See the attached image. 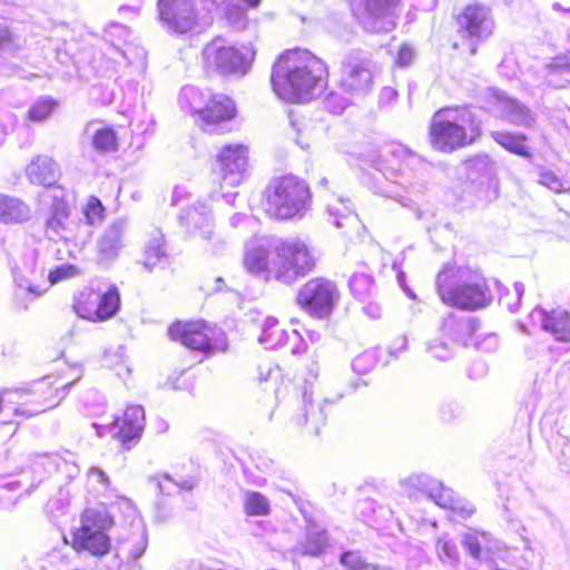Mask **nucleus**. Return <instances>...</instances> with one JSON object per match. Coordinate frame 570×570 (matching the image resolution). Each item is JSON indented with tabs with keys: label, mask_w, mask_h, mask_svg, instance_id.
Instances as JSON below:
<instances>
[{
	"label": "nucleus",
	"mask_w": 570,
	"mask_h": 570,
	"mask_svg": "<svg viewBox=\"0 0 570 570\" xmlns=\"http://www.w3.org/2000/svg\"><path fill=\"white\" fill-rule=\"evenodd\" d=\"M327 78V66L322 59L306 49L296 48L278 57L271 81L281 99L305 102L323 95Z\"/></svg>",
	"instance_id": "nucleus-1"
},
{
	"label": "nucleus",
	"mask_w": 570,
	"mask_h": 570,
	"mask_svg": "<svg viewBox=\"0 0 570 570\" xmlns=\"http://www.w3.org/2000/svg\"><path fill=\"white\" fill-rule=\"evenodd\" d=\"M480 135V121L474 111L466 107L440 109L433 115L429 130L431 146L442 153L468 146Z\"/></svg>",
	"instance_id": "nucleus-2"
},
{
	"label": "nucleus",
	"mask_w": 570,
	"mask_h": 570,
	"mask_svg": "<svg viewBox=\"0 0 570 570\" xmlns=\"http://www.w3.org/2000/svg\"><path fill=\"white\" fill-rule=\"evenodd\" d=\"M436 288L445 304L461 309H479L488 306L492 299L482 275L465 267H460L455 272H440L436 276Z\"/></svg>",
	"instance_id": "nucleus-3"
},
{
	"label": "nucleus",
	"mask_w": 570,
	"mask_h": 570,
	"mask_svg": "<svg viewBox=\"0 0 570 570\" xmlns=\"http://www.w3.org/2000/svg\"><path fill=\"white\" fill-rule=\"evenodd\" d=\"M404 158L400 160L399 168L394 169L386 165V160L377 157L372 160L371 167L373 171L367 174L366 184L374 194L382 195L399 202L403 207L413 208L414 202L403 196L401 188L412 185V175L407 170L413 171L416 167L423 165L421 158L407 151L403 147L397 149Z\"/></svg>",
	"instance_id": "nucleus-4"
},
{
	"label": "nucleus",
	"mask_w": 570,
	"mask_h": 570,
	"mask_svg": "<svg viewBox=\"0 0 570 570\" xmlns=\"http://www.w3.org/2000/svg\"><path fill=\"white\" fill-rule=\"evenodd\" d=\"M311 205L307 183L294 175L273 179L266 188L265 212L277 219L302 218Z\"/></svg>",
	"instance_id": "nucleus-5"
},
{
	"label": "nucleus",
	"mask_w": 570,
	"mask_h": 570,
	"mask_svg": "<svg viewBox=\"0 0 570 570\" xmlns=\"http://www.w3.org/2000/svg\"><path fill=\"white\" fill-rule=\"evenodd\" d=\"M112 519L106 511L86 509L80 517V527L72 532V547L77 552L102 557L110 550L111 542L106 533Z\"/></svg>",
	"instance_id": "nucleus-6"
},
{
	"label": "nucleus",
	"mask_w": 570,
	"mask_h": 570,
	"mask_svg": "<svg viewBox=\"0 0 570 570\" xmlns=\"http://www.w3.org/2000/svg\"><path fill=\"white\" fill-rule=\"evenodd\" d=\"M315 258L306 244L297 238H281L274 259V279L291 285L313 271Z\"/></svg>",
	"instance_id": "nucleus-7"
},
{
	"label": "nucleus",
	"mask_w": 570,
	"mask_h": 570,
	"mask_svg": "<svg viewBox=\"0 0 570 570\" xmlns=\"http://www.w3.org/2000/svg\"><path fill=\"white\" fill-rule=\"evenodd\" d=\"M401 487L409 497H415L417 492L425 493L435 504L451 510L463 519L475 512V507L471 502L428 474H412L401 482Z\"/></svg>",
	"instance_id": "nucleus-8"
},
{
	"label": "nucleus",
	"mask_w": 570,
	"mask_h": 570,
	"mask_svg": "<svg viewBox=\"0 0 570 570\" xmlns=\"http://www.w3.org/2000/svg\"><path fill=\"white\" fill-rule=\"evenodd\" d=\"M375 63L372 53L352 49L341 62L340 88L350 96H364L373 87Z\"/></svg>",
	"instance_id": "nucleus-9"
},
{
	"label": "nucleus",
	"mask_w": 570,
	"mask_h": 570,
	"mask_svg": "<svg viewBox=\"0 0 570 570\" xmlns=\"http://www.w3.org/2000/svg\"><path fill=\"white\" fill-rule=\"evenodd\" d=\"M318 364L313 362L308 377L305 379L302 404L292 416V422L296 426L303 428L307 433L314 435H317L321 428L325 425L328 406L335 404V402L343 396L341 394L336 399L325 397L322 400H315L313 383L318 376Z\"/></svg>",
	"instance_id": "nucleus-10"
},
{
	"label": "nucleus",
	"mask_w": 570,
	"mask_h": 570,
	"mask_svg": "<svg viewBox=\"0 0 570 570\" xmlns=\"http://www.w3.org/2000/svg\"><path fill=\"white\" fill-rule=\"evenodd\" d=\"M168 334L174 341H179L190 350L214 352L225 351L227 346L224 331L203 321L177 322L169 327Z\"/></svg>",
	"instance_id": "nucleus-11"
},
{
	"label": "nucleus",
	"mask_w": 570,
	"mask_h": 570,
	"mask_svg": "<svg viewBox=\"0 0 570 570\" xmlns=\"http://www.w3.org/2000/svg\"><path fill=\"white\" fill-rule=\"evenodd\" d=\"M40 455H55V453L31 454L28 469L23 470L19 478L16 475H0V505L3 508L14 505L23 493L30 494L53 472L37 463Z\"/></svg>",
	"instance_id": "nucleus-12"
},
{
	"label": "nucleus",
	"mask_w": 570,
	"mask_h": 570,
	"mask_svg": "<svg viewBox=\"0 0 570 570\" xmlns=\"http://www.w3.org/2000/svg\"><path fill=\"white\" fill-rule=\"evenodd\" d=\"M253 57L254 52L250 49L242 52L223 38L214 39L203 50L205 67L220 75H245Z\"/></svg>",
	"instance_id": "nucleus-13"
},
{
	"label": "nucleus",
	"mask_w": 570,
	"mask_h": 570,
	"mask_svg": "<svg viewBox=\"0 0 570 570\" xmlns=\"http://www.w3.org/2000/svg\"><path fill=\"white\" fill-rule=\"evenodd\" d=\"M13 278L17 284L16 298H24L30 295L35 299L42 295L48 287L46 285V268L39 259V250L33 247H27L20 257L19 263L12 269Z\"/></svg>",
	"instance_id": "nucleus-14"
},
{
	"label": "nucleus",
	"mask_w": 570,
	"mask_h": 570,
	"mask_svg": "<svg viewBox=\"0 0 570 570\" xmlns=\"http://www.w3.org/2000/svg\"><path fill=\"white\" fill-rule=\"evenodd\" d=\"M52 204L49 216L46 219L45 232L50 239H62L65 242L85 243L90 232L81 234V225L69 219L70 207L63 199L61 189H53L51 194Z\"/></svg>",
	"instance_id": "nucleus-15"
},
{
	"label": "nucleus",
	"mask_w": 570,
	"mask_h": 570,
	"mask_svg": "<svg viewBox=\"0 0 570 570\" xmlns=\"http://www.w3.org/2000/svg\"><path fill=\"white\" fill-rule=\"evenodd\" d=\"M401 0H350L351 10L370 32H386L394 27Z\"/></svg>",
	"instance_id": "nucleus-16"
},
{
	"label": "nucleus",
	"mask_w": 570,
	"mask_h": 570,
	"mask_svg": "<svg viewBox=\"0 0 570 570\" xmlns=\"http://www.w3.org/2000/svg\"><path fill=\"white\" fill-rule=\"evenodd\" d=\"M279 243L281 238L275 236H259L249 239L244 249L243 264L245 269L265 281L274 278L272 269Z\"/></svg>",
	"instance_id": "nucleus-17"
},
{
	"label": "nucleus",
	"mask_w": 570,
	"mask_h": 570,
	"mask_svg": "<svg viewBox=\"0 0 570 570\" xmlns=\"http://www.w3.org/2000/svg\"><path fill=\"white\" fill-rule=\"evenodd\" d=\"M338 292L334 283L324 278L308 281L297 294V303L318 317L331 314Z\"/></svg>",
	"instance_id": "nucleus-18"
},
{
	"label": "nucleus",
	"mask_w": 570,
	"mask_h": 570,
	"mask_svg": "<svg viewBox=\"0 0 570 570\" xmlns=\"http://www.w3.org/2000/svg\"><path fill=\"white\" fill-rule=\"evenodd\" d=\"M142 407L128 406L121 417H115L109 424L94 423L99 436L110 435L121 442L125 449H130L139 441L142 431Z\"/></svg>",
	"instance_id": "nucleus-19"
},
{
	"label": "nucleus",
	"mask_w": 570,
	"mask_h": 570,
	"mask_svg": "<svg viewBox=\"0 0 570 570\" xmlns=\"http://www.w3.org/2000/svg\"><path fill=\"white\" fill-rule=\"evenodd\" d=\"M158 11L164 24L177 33L190 31L200 16L195 7V0H160Z\"/></svg>",
	"instance_id": "nucleus-20"
},
{
	"label": "nucleus",
	"mask_w": 570,
	"mask_h": 570,
	"mask_svg": "<svg viewBox=\"0 0 570 570\" xmlns=\"http://www.w3.org/2000/svg\"><path fill=\"white\" fill-rule=\"evenodd\" d=\"M57 383L58 380L56 376L48 375L33 382L29 391L21 390V396L27 393L33 396L30 404H24L30 410H40L37 414L53 409L66 397L71 386L75 384V381L66 382L60 385H56Z\"/></svg>",
	"instance_id": "nucleus-21"
},
{
	"label": "nucleus",
	"mask_w": 570,
	"mask_h": 570,
	"mask_svg": "<svg viewBox=\"0 0 570 570\" xmlns=\"http://www.w3.org/2000/svg\"><path fill=\"white\" fill-rule=\"evenodd\" d=\"M222 185L236 187L247 177L248 150L244 145H227L217 156Z\"/></svg>",
	"instance_id": "nucleus-22"
},
{
	"label": "nucleus",
	"mask_w": 570,
	"mask_h": 570,
	"mask_svg": "<svg viewBox=\"0 0 570 570\" xmlns=\"http://www.w3.org/2000/svg\"><path fill=\"white\" fill-rule=\"evenodd\" d=\"M458 23L464 36L478 41L488 39L494 30L490 9L481 4L468 6L458 17Z\"/></svg>",
	"instance_id": "nucleus-23"
},
{
	"label": "nucleus",
	"mask_w": 570,
	"mask_h": 570,
	"mask_svg": "<svg viewBox=\"0 0 570 570\" xmlns=\"http://www.w3.org/2000/svg\"><path fill=\"white\" fill-rule=\"evenodd\" d=\"M22 392L8 391L0 394V431L2 436L10 439L20 420L37 415L40 410H30L26 404H17Z\"/></svg>",
	"instance_id": "nucleus-24"
},
{
	"label": "nucleus",
	"mask_w": 570,
	"mask_h": 570,
	"mask_svg": "<svg viewBox=\"0 0 570 570\" xmlns=\"http://www.w3.org/2000/svg\"><path fill=\"white\" fill-rule=\"evenodd\" d=\"M128 223L125 218L111 222L97 240V258L100 264H110L127 244Z\"/></svg>",
	"instance_id": "nucleus-25"
},
{
	"label": "nucleus",
	"mask_w": 570,
	"mask_h": 570,
	"mask_svg": "<svg viewBox=\"0 0 570 570\" xmlns=\"http://www.w3.org/2000/svg\"><path fill=\"white\" fill-rule=\"evenodd\" d=\"M479 328L475 317L458 316L453 313L442 320L439 333L454 346H465Z\"/></svg>",
	"instance_id": "nucleus-26"
},
{
	"label": "nucleus",
	"mask_w": 570,
	"mask_h": 570,
	"mask_svg": "<svg viewBox=\"0 0 570 570\" xmlns=\"http://www.w3.org/2000/svg\"><path fill=\"white\" fill-rule=\"evenodd\" d=\"M530 317L539 322L542 330L550 333L557 341L570 342V316L564 309L547 312L541 307L534 308Z\"/></svg>",
	"instance_id": "nucleus-27"
},
{
	"label": "nucleus",
	"mask_w": 570,
	"mask_h": 570,
	"mask_svg": "<svg viewBox=\"0 0 570 570\" xmlns=\"http://www.w3.org/2000/svg\"><path fill=\"white\" fill-rule=\"evenodd\" d=\"M26 176L32 185L51 187L60 177V167L53 158L38 155L27 165Z\"/></svg>",
	"instance_id": "nucleus-28"
},
{
	"label": "nucleus",
	"mask_w": 570,
	"mask_h": 570,
	"mask_svg": "<svg viewBox=\"0 0 570 570\" xmlns=\"http://www.w3.org/2000/svg\"><path fill=\"white\" fill-rule=\"evenodd\" d=\"M236 114L234 101L226 95L213 94L208 98L207 106L200 117L205 126H220L229 121ZM205 130L215 131V128H205Z\"/></svg>",
	"instance_id": "nucleus-29"
},
{
	"label": "nucleus",
	"mask_w": 570,
	"mask_h": 570,
	"mask_svg": "<svg viewBox=\"0 0 570 570\" xmlns=\"http://www.w3.org/2000/svg\"><path fill=\"white\" fill-rule=\"evenodd\" d=\"M180 224L188 232L196 233L204 239H210L213 235L212 210L205 203H197L191 207L183 209L179 215Z\"/></svg>",
	"instance_id": "nucleus-30"
},
{
	"label": "nucleus",
	"mask_w": 570,
	"mask_h": 570,
	"mask_svg": "<svg viewBox=\"0 0 570 570\" xmlns=\"http://www.w3.org/2000/svg\"><path fill=\"white\" fill-rule=\"evenodd\" d=\"M31 217L32 210L29 204L19 197L0 193V223L6 225L23 224Z\"/></svg>",
	"instance_id": "nucleus-31"
},
{
	"label": "nucleus",
	"mask_w": 570,
	"mask_h": 570,
	"mask_svg": "<svg viewBox=\"0 0 570 570\" xmlns=\"http://www.w3.org/2000/svg\"><path fill=\"white\" fill-rule=\"evenodd\" d=\"M169 264V255L161 230L155 228L150 233L147 245H145V268H164Z\"/></svg>",
	"instance_id": "nucleus-32"
},
{
	"label": "nucleus",
	"mask_w": 570,
	"mask_h": 570,
	"mask_svg": "<svg viewBox=\"0 0 570 570\" xmlns=\"http://www.w3.org/2000/svg\"><path fill=\"white\" fill-rule=\"evenodd\" d=\"M547 86L554 89H563L570 86V58L557 56L543 68Z\"/></svg>",
	"instance_id": "nucleus-33"
},
{
	"label": "nucleus",
	"mask_w": 570,
	"mask_h": 570,
	"mask_svg": "<svg viewBox=\"0 0 570 570\" xmlns=\"http://www.w3.org/2000/svg\"><path fill=\"white\" fill-rule=\"evenodd\" d=\"M501 112L504 119L517 126L533 128L537 121L535 114L525 105L512 98L502 100Z\"/></svg>",
	"instance_id": "nucleus-34"
},
{
	"label": "nucleus",
	"mask_w": 570,
	"mask_h": 570,
	"mask_svg": "<svg viewBox=\"0 0 570 570\" xmlns=\"http://www.w3.org/2000/svg\"><path fill=\"white\" fill-rule=\"evenodd\" d=\"M212 96L213 94L209 90H202L189 85L180 89L178 104L183 110L191 115H198L200 118L207 106L208 98Z\"/></svg>",
	"instance_id": "nucleus-35"
},
{
	"label": "nucleus",
	"mask_w": 570,
	"mask_h": 570,
	"mask_svg": "<svg viewBox=\"0 0 570 570\" xmlns=\"http://www.w3.org/2000/svg\"><path fill=\"white\" fill-rule=\"evenodd\" d=\"M327 546V533L321 530L317 525H309L307 528L305 539L301 541L294 549L295 556H311L318 557Z\"/></svg>",
	"instance_id": "nucleus-36"
},
{
	"label": "nucleus",
	"mask_w": 570,
	"mask_h": 570,
	"mask_svg": "<svg viewBox=\"0 0 570 570\" xmlns=\"http://www.w3.org/2000/svg\"><path fill=\"white\" fill-rule=\"evenodd\" d=\"M491 138L505 150L530 159L532 154L525 145L528 137L521 132H511L505 130H494L490 134Z\"/></svg>",
	"instance_id": "nucleus-37"
},
{
	"label": "nucleus",
	"mask_w": 570,
	"mask_h": 570,
	"mask_svg": "<svg viewBox=\"0 0 570 570\" xmlns=\"http://www.w3.org/2000/svg\"><path fill=\"white\" fill-rule=\"evenodd\" d=\"M326 210L336 227H343L344 220L353 219V207L350 199L334 193L326 195Z\"/></svg>",
	"instance_id": "nucleus-38"
},
{
	"label": "nucleus",
	"mask_w": 570,
	"mask_h": 570,
	"mask_svg": "<svg viewBox=\"0 0 570 570\" xmlns=\"http://www.w3.org/2000/svg\"><path fill=\"white\" fill-rule=\"evenodd\" d=\"M97 303L98 291L88 287L75 296L72 308L80 317L97 322Z\"/></svg>",
	"instance_id": "nucleus-39"
},
{
	"label": "nucleus",
	"mask_w": 570,
	"mask_h": 570,
	"mask_svg": "<svg viewBox=\"0 0 570 570\" xmlns=\"http://www.w3.org/2000/svg\"><path fill=\"white\" fill-rule=\"evenodd\" d=\"M289 334L279 326L277 318L275 317H266L263 327L262 334L258 337L261 344H264L266 348H277L283 346L288 340Z\"/></svg>",
	"instance_id": "nucleus-40"
},
{
	"label": "nucleus",
	"mask_w": 570,
	"mask_h": 570,
	"mask_svg": "<svg viewBox=\"0 0 570 570\" xmlns=\"http://www.w3.org/2000/svg\"><path fill=\"white\" fill-rule=\"evenodd\" d=\"M120 307V294L116 285L107 291H98L97 321H106L116 315Z\"/></svg>",
	"instance_id": "nucleus-41"
},
{
	"label": "nucleus",
	"mask_w": 570,
	"mask_h": 570,
	"mask_svg": "<svg viewBox=\"0 0 570 570\" xmlns=\"http://www.w3.org/2000/svg\"><path fill=\"white\" fill-rule=\"evenodd\" d=\"M197 480L195 478H186L180 481H176L171 479L169 475L165 474L161 478L153 476L149 478L148 484L154 488L155 491H159L160 493L170 495L175 491H191L197 485Z\"/></svg>",
	"instance_id": "nucleus-42"
},
{
	"label": "nucleus",
	"mask_w": 570,
	"mask_h": 570,
	"mask_svg": "<svg viewBox=\"0 0 570 570\" xmlns=\"http://www.w3.org/2000/svg\"><path fill=\"white\" fill-rule=\"evenodd\" d=\"M37 463L42 464L49 471L60 472L70 479L79 473V469L72 460L58 453H55V455H40Z\"/></svg>",
	"instance_id": "nucleus-43"
},
{
	"label": "nucleus",
	"mask_w": 570,
	"mask_h": 570,
	"mask_svg": "<svg viewBox=\"0 0 570 570\" xmlns=\"http://www.w3.org/2000/svg\"><path fill=\"white\" fill-rule=\"evenodd\" d=\"M352 294L361 302H366L375 294L373 277L365 273H354L350 279Z\"/></svg>",
	"instance_id": "nucleus-44"
},
{
	"label": "nucleus",
	"mask_w": 570,
	"mask_h": 570,
	"mask_svg": "<svg viewBox=\"0 0 570 570\" xmlns=\"http://www.w3.org/2000/svg\"><path fill=\"white\" fill-rule=\"evenodd\" d=\"M92 146L99 153H112L118 149L116 131L110 127H102L95 131Z\"/></svg>",
	"instance_id": "nucleus-45"
},
{
	"label": "nucleus",
	"mask_w": 570,
	"mask_h": 570,
	"mask_svg": "<svg viewBox=\"0 0 570 570\" xmlns=\"http://www.w3.org/2000/svg\"><path fill=\"white\" fill-rule=\"evenodd\" d=\"M244 510L247 515H268L269 500L259 492L248 491L245 494Z\"/></svg>",
	"instance_id": "nucleus-46"
},
{
	"label": "nucleus",
	"mask_w": 570,
	"mask_h": 570,
	"mask_svg": "<svg viewBox=\"0 0 570 570\" xmlns=\"http://www.w3.org/2000/svg\"><path fill=\"white\" fill-rule=\"evenodd\" d=\"M454 346L449 340L442 336L439 332L438 335L428 342L426 351L435 360L448 361L455 352Z\"/></svg>",
	"instance_id": "nucleus-47"
},
{
	"label": "nucleus",
	"mask_w": 570,
	"mask_h": 570,
	"mask_svg": "<svg viewBox=\"0 0 570 570\" xmlns=\"http://www.w3.org/2000/svg\"><path fill=\"white\" fill-rule=\"evenodd\" d=\"M438 557L444 564L456 567L460 560V553L456 544L448 537H441L436 542Z\"/></svg>",
	"instance_id": "nucleus-48"
},
{
	"label": "nucleus",
	"mask_w": 570,
	"mask_h": 570,
	"mask_svg": "<svg viewBox=\"0 0 570 570\" xmlns=\"http://www.w3.org/2000/svg\"><path fill=\"white\" fill-rule=\"evenodd\" d=\"M57 101L50 97L39 98L28 110V119L35 122L46 120L57 107Z\"/></svg>",
	"instance_id": "nucleus-49"
},
{
	"label": "nucleus",
	"mask_w": 570,
	"mask_h": 570,
	"mask_svg": "<svg viewBox=\"0 0 570 570\" xmlns=\"http://www.w3.org/2000/svg\"><path fill=\"white\" fill-rule=\"evenodd\" d=\"M106 208L99 198L90 196L82 208L86 224L90 226L100 225L105 218Z\"/></svg>",
	"instance_id": "nucleus-50"
},
{
	"label": "nucleus",
	"mask_w": 570,
	"mask_h": 570,
	"mask_svg": "<svg viewBox=\"0 0 570 570\" xmlns=\"http://www.w3.org/2000/svg\"><path fill=\"white\" fill-rule=\"evenodd\" d=\"M20 49L18 38L10 31L7 22L0 20V57L14 55Z\"/></svg>",
	"instance_id": "nucleus-51"
},
{
	"label": "nucleus",
	"mask_w": 570,
	"mask_h": 570,
	"mask_svg": "<svg viewBox=\"0 0 570 570\" xmlns=\"http://www.w3.org/2000/svg\"><path fill=\"white\" fill-rule=\"evenodd\" d=\"M80 274H81V269L77 265L61 264L48 273L45 286L48 287V283L50 285H55L61 281L77 277Z\"/></svg>",
	"instance_id": "nucleus-52"
},
{
	"label": "nucleus",
	"mask_w": 570,
	"mask_h": 570,
	"mask_svg": "<svg viewBox=\"0 0 570 570\" xmlns=\"http://www.w3.org/2000/svg\"><path fill=\"white\" fill-rule=\"evenodd\" d=\"M80 402L86 409V413L88 415H97L98 413L102 412L105 406L104 396L96 389H90L86 391L81 395Z\"/></svg>",
	"instance_id": "nucleus-53"
},
{
	"label": "nucleus",
	"mask_w": 570,
	"mask_h": 570,
	"mask_svg": "<svg viewBox=\"0 0 570 570\" xmlns=\"http://www.w3.org/2000/svg\"><path fill=\"white\" fill-rule=\"evenodd\" d=\"M352 97L337 91H330L324 99V106L332 114H342L351 104Z\"/></svg>",
	"instance_id": "nucleus-54"
},
{
	"label": "nucleus",
	"mask_w": 570,
	"mask_h": 570,
	"mask_svg": "<svg viewBox=\"0 0 570 570\" xmlns=\"http://www.w3.org/2000/svg\"><path fill=\"white\" fill-rule=\"evenodd\" d=\"M487 541L488 540V533L481 532V533H465L462 540V544L465 548L466 552L475 560L481 559V540Z\"/></svg>",
	"instance_id": "nucleus-55"
},
{
	"label": "nucleus",
	"mask_w": 570,
	"mask_h": 570,
	"mask_svg": "<svg viewBox=\"0 0 570 570\" xmlns=\"http://www.w3.org/2000/svg\"><path fill=\"white\" fill-rule=\"evenodd\" d=\"M539 183L554 193H561L568 188V183L562 180L556 173L549 169L540 170Z\"/></svg>",
	"instance_id": "nucleus-56"
},
{
	"label": "nucleus",
	"mask_w": 570,
	"mask_h": 570,
	"mask_svg": "<svg viewBox=\"0 0 570 570\" xmlns=\"http://www.w3.org/2000/svg\"><path fill=\"white\" fill-rule=\"evenodd\" d=\"M341 563L352 570L367 569L365 560L357 551H347L341 556Z\"/></svg>",
	"instance_id": "nucleus-57"
},
{
	"label": "nucleus",
	"mask_w": 570,
	"mask_h": 570,
	"mask_svg": "<svg viewBox=\"0 0 570 570\" xmlns=\"http://www.w3.org/2000/svg\"><path fill=\"white\" fill-rule=\"evenodd\" d=\"M356 511L365 523L375 521L376 502L372 499H364L357 503Z\"/></svg>",
	"instance_id": "nucleus-58"
},
{
	"label": "nucleus",
	"mask_w": 570,
	"mask_h": 570,
	"mask_svg": "<svg viewBox=\"0 0 570 570\" xmlns=\"http://www.w3.org/2000/svg\"><path fill=\"white\" fill-rule=\"evenodd\" d=\"M468 169L482 174H490L492 166L488 156L476 157L468 161Z\"/></svg>",
	"instance_id": "nucleus-59"
},
{
	"label": "nucleus",
	"mask_w": 570,
	"mask_h": 570,
	"mask_svg": "<svg viewBox=\"0 0 570 570\" xmlns=\"http://www.w3.org/2000/svg\"><path fill=\"white\" fill-rule=\"evenodd\" d=\"M414 49L409 45H402L397 51L396 63L401 67H407L414 59Z\"/></svg>",
	"instance_id": "nucleus-60"
},
{
	"label": "nucleus",
	"mask_w": 570,
	"mask_h": 570,
	"mask_svg": "<svg viewBox=\"0 0 570 570\" xmlns=\"http://www.w3.org/2000/svg\"><path fill=\"white\" fill-rule=\"evenodd\" d=\"M225 11H226V14H227L228 19L233 23H235L236 26H243L244 24L245 16H244L243 10L239 7H237V6H227Z\"/></svg>",
	"instance_id": "nucleus-61"
},
{
	"label": "nucleus",
	"mask_w": 570,
	"mask_h": 570,
	"mask_svg": "<svg viewBox=\"0 0 570 570\" xmlns=\"http://www.w3.org/2000/svg\"><path fill=\"white\" fill-rule=\"evenodd\" d=\"M397 97V91L392 87H384L382 88L380 96H379V104L380 106H389L392 102L395 101Z\"/></svg>",
	"instance_id": "nucleus-62"
},
{
	"label": "nucleus",
	"mask_w": 570,
	"mask_h": 570,
	"mask_svg": "<svg viewBox=\"0 0 570 570\" xmlns=\"http://www.w3.org/2000/svg\"><path fill=\"white\" fill-rule=\"evenodd\" d=\"M373 355L371 353H364L355 357L352 362V366L356 372H365V364L372 362Z\"/></svg>",
	"instance_id": "nucleus-63"
},
{
	"label": "nucleus",
	"mask_w": 570,
	"mask_h": 570,
	"mask_svg": "<svg viewBox=\"0 0 570 570\" xmlns=\"http://www.w3.org/2000/svg\"><path fill=\"white\" fill-rule=\"evenodd\" d=\"M363 312L372 320H377L382 315L381 306L372 301H368V303L364 305Z\"/></svg>",
	"instance_id": "nucleus-64"
}]
</instances>
